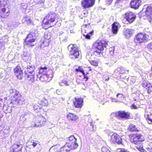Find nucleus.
Instances as JSON below:
<instances>
[{
    "mask_svg": "<svg viewBox=\"0 0 152 152\" xmlns=\"http://www.w3.org/2000/svg\"><path fill=\"white\" fill-rule=\"evenodd\" d=\"M77 140V138L73 135L69 137L68 139V142L61 148V152H69L72 149L77 148L78 146L76 142Z\"/></svg>",
    "mask_w": 152,
    "mask_h": 152,
    "instance_id": "1",
    "label": "nucleus"
},
{
    "mask_svg": "<svg viewBox=\"0 0 152 152\" xmlns=\"http://www.w3.org/2000/svg\"><path fill=\"white\" fill-rule=\"evenodd\" d=\"M38 35L37 30H32L25 40V44L28 47L34 46L36 44L35 42L37 41Z\"/></svg>",
    "mask_w": 152,
    "mask_h": 152,
    "instance_id": "2",
    "label": "nucleus"
},
{
    "mask_svg": "<svg viewBox=\"0 0 152 152\" xmlns=\"http://www.w3.org/2000/svg\"><path fill=\"white\" fill-rule=\"evenodd\" d=\"M107 45V41L105 40L97 41L93 44L94 47V55H99L101 51L103 50L104 48H106Z\"/></svg>",
    "mask_w": 152,
    "mask_h": 152,
    "instance_id": "3",
    "label": "nucleus"
},
{
    "mask_svg": "<svg viewBox=\"0 0 152 152\" xmlns=\"http://www.w3.org/2000/svg\"><path fill=\"white\" fill-rule=\"evenodd\" d=\"M58 18L57 15L53 12H49L44 18L43 22L46 25H49L50 27L56 25V23H53Z\"/></svg>",
    "mask_w": 152,
    "mask_h": 152,
    "instance_id": "4",
    "label": "nucleus"
},
{
    "mask_svg": "<svg viewBox=\"0 0 152 152\" xmlns=\"http://www.w3.org/2000/svg\"><path fill=\"white\" fill-rule=\"evenodd\" d=\"M69 51V55L71 58L75 59L79 58L80 53L79 49L75 44H70L67 47Z\"/></svg>",
    "mask_w": 152,
    "mask_h": 152,
    "instance_id": "5",
    "label": "nucleus"
},
{
    "mask_svg": "<svg viewBox=\"0 0 152 152\" xmlns=\"http://www.w3.org/2000/svg\"><path fill=\"white\" fill-rule=\"evenodd\" d=\"M10 96L14 100L19 104H22L23 99L20 93L15 89H11L9 90Z\"/></svg>",
    "mask_w": 152,
    "mask_h": 152,
    "instance_id": "6",
    "label": "nucleus"
},
{
    "mask_svg": "<svg viewBox=\"0 0 152 152\" xmlns=\"http://www.w3.org/2000/svg\"><path fill=\"white\" fill-rule=\"evenodd\" d=\"M35 66L34 65H29L27 66L25 70L26 77L28 79L33 82L35 78Z\"/></svg>",
    "mask_w": 152,
    "mask_h": 152,
    "instance_id": "7",
    "label": "nucleus"
},
{
    "mask_svg": "<svg viewBox=\"0 0 152 152\" xmlns=\"http://www.w3.org/2000/svg\"><path fill=\"white\" fill-rule=\"evenodd\" d=\"M149 36L148 34L141 33L136 35L134 41L136 44L139 45L143 42L147 41L149 40Z\"/></svg>",
    "mask_w": 152,
    "mask_h": 152,
    "instance_id": "8",
    "label": "nucleus"
},
{
    "mask_svg": "<svg viewBox=\"0 0 152 152\" xmlns=\"http://www.w3.org/2000/svg\"><path fill=\"white\" fill-rule=\"evenodd\" d=\"M29 140L27 143L26 150V152H37V151L35 150L34 147L39 145L38 141Z\"/></svg>",
    "mask_w": 152,
    "mask_h": 152,
    "instance_id": "9",
    "label": "nucleus"
},
{
    "mask_svg": "<svg viewBox=\"0 0 152 152\" xmlns=\"http://www.w3.org/2000/svg\"><path fill=\"white\" fill-rule=\"evenodd\" d=\"M113 115L118 118L124 119H128L130 118V113L129 112H126L124 111L120 110L117 112L113 113Z\"/></svg>",
    "mask_w": 152,
    "mask_h": 152,
    "instance_id": "10",
    "label": "nucleus"
},
{
    "mask_svg": "<svg viewBox=\"0 0 152 152\" xmlns=\"http://www.w3.org/2000/svg\"><path fill=\"white\" fill-rule=\"evenodd\" d=\"M144 140L143 137L140 133H134L132 134L131 138L132 142L134 144H138Z\"/></svg>",
    "mask_w": 152,
    "mask_h": 152,
    "instance_id": "11",
    "label": "nucleus"
},
{
    "mask_svg": "<svg viewBox=\"0 0 152 152\" xmlns=\"http://www.w3.org/2000/svg\"><path fill=\"white\" fill-rule=\"evenodd\" d=\"M136 16L134 13L131 12H128L125 14L124 18L127 22V24L132 23L135 20Z\"/></svg>",
    "mask_w": 152,
    "mask_h": 152,
    "instance_id": "12",
    "label": "nucleus"
},
{
    "mask_svg": "<svg viewBox=\"0 0 152 152\" xmlns=\"http://www.w3.org/2000/svg\"><path fill=\"white\" fill-rule=\"evenodd\" d=\"M110 142L112 143L122 144V140L121 137L116 133H113L111 135Z\"/></svg>",
    "mask_w": 152,
    "mask_h": 152,
    "instance_id": "13",
    "label": "nucleus"
},
{
    "mask_svg": "<svg viewBox=\"0 0 152 152\" xmlns=\"http://www.w3.org/2000/svg\"><path fill=\"white\" fill-rule=\"evenodd\" d=\"M37 78L42 82H49L52 79L53 75L39 74L37 75Z\"/></svg>",
    "mask_w": 152,
    "mask_h": 152,
    "instance_id": "14",
    "label": "nucleus"
},
{
    "mask_svg": "<svg viewBox=\"0 0 152 152\" xmlns=\"http://www.w3.org/2000/svg\"><path fill=\"white\" fill-rule=\"evenodd\" d=\"M95 2V0H82L81 4L84 9H86L93 7Z\"/></svg>",
    "mask_w": 152,
    "mask_h": 152,
    "instance_id": "15",
    "label": "nucleus"
},
{
    "mask_svg": "<svg viewBox=\"0 0 152 152\" xmlns=\"http://www.w3.org/2000/svg\"><path fill=\"white\" fill-rule=\"evenodd\" d=\"M46 121V119L42 115L37 117L35 122V126L37 127H40L44 125Z\"/></svg>",
    "mask_w": 152,
    "mask_h": 152,
    "instance_id": "16",
    "label": "nucleus"
},
{
    "mask_svg": "<svg viewBox=\"0 0 152 152\" xmlns=\"http://www.w3.org/2000/svg\"><path fill=\"white\" fill-rule=\"evenodd\" d=\"M14 70L15 74L18 79L21 80L23 78L24 75L22 70L19 66H17Z\"/></svg>",
    "mask_w": 152,
    "mask_h": 152,
    "instance_id": "17",
    "label": "nucleus"
},
{
    "mask_svg": "<svg viewBox=\"0 0 152 152\" xmlns=\"http://www.w3.org/2000/svg\"><path fill=\"white\" fill-rule=\"evenodd\" d=\"M141 3V0H132L130 3L131 7L135 9H137L140 6Z\"/></svg>",
    "mask_w": 152,
    "mask_h": 152,
    "instance_id": "18",
    "label": "nucleus"
},
{
    "mask_svg": "<svg viewBox=\"0 0 152 152\" xmlns=\"http://www.w3.org/2000/svg\"><path fill=\"white\" fill-rule=\"evenodd\" d=\"M22 147V145L14 144L11 148V152H21Z\"/></svg>",
    "mask_w": 152,
    "mask_h": 152,
    "instance_id": "19",
    "label": "nucleus"
},
{
    "mask_svg": "<svg viewBox=\"0 0 152 152\" xmlns=\"http://www.w3.org/2000/svg\"><path fill=\"white\" fill-rule=\"evenodd\" d=\"M75 101L74 102V105L76 107L81 108L83 105V99L82 98H77L75 99Z\"/></svg>",
    "mask_w": 152,
    "mask_h": 152,
    "instance_id": "20",
    "label": "nucleus"
},
{
    "mask_svg": "<svg viewBox=\"0 0 152 152\" xmlns=\"http://www.w3.org/2000/svg\"><path fill=\"white\" fill-rule=\"evenodd\" d=\"M12 103H10V104L6 105L3 104V111L6 114L8 113H10L12 110Z\"/></svg>",
    "mask_w": 152,
    "mask_h": 152,
    "instance_id": "21",
    "label": "nucleus"
},
{
    "mask_svg": "<svg viewBox=\"0 0 152 152\" xmlns=\"http://www.w3.org/2000/svg\"><path fill=\"white\" fill-rule=\"evenodd\" d=\"M9 133V128L7 127L5 128L3 127V129H2V131H1V135L0 137L1 139H4L5 137L7 136L8 135Z\"/></svg>",
    "mask_w": 152,
    "mask_h": 152,
    "instance_id": "22",
    "label": "nucleus"
},
{
    "mask_svg": "<svg viewBox=\"0 0 152 152\" xmlns=\"http://www.w3.org/2000/svg\"><path fill=\"white\" fill-rule=\"evenodd\" d=\"M52 73L51 70H48L46 66L44 67H41L39 70V74L48 75V72Z\"/></svg>",
    "mask_w": 152,
    "mask_h": 152,
    "instance_id": "23",
    "label": "nucleus"
},
{
    "mask_svg": "<svg viewBox=\"0 0 152 152\" xmlns=\"http://www.w3.org/2000/svg\"><path fill=\"white\" fill-rule=\"evenodd\" d=\"M68 119L72 121H75L79 118V117L72 113H69L67 115Z\"/></svg>",
    "mask_w": 152,
    "mask_h": 152,
    "instance_id": "24",
    "label": "nucleus"
},
{
    "mask_svg": "<svg viewBox=\"0 0 152 152\" xmlns=\"http://www.w3.org/2000/svg\"><path fill=\"white\" fill-rule=\"evenodd\" d=\"M22 22L23 23H25L27 25L32 24L33 23L31 18L28 16H26L23 17L22 19Z\"/></svg>",
    "mask_w": 152,
    "mask_h": 152,
    "instance_id": "25",
    "label": "nucleus"
},
{
    "mask_svg": "<svg viewBox=\"0 0 152 152\" xmlns=\"http://www.w3.org/2000/svg\"><path fill=\"white\" fill-rule=\"evenodd\" d=\"M119 25L118 23H114L112 24V31L114 34H116L118 31V28Z\"/></svg>",
    "mask_w": 152,
    "mask_h": 152,
    "instance_id": "26",
    "label": "nucleus"
},
{
    "mask_svg": "<svg viewBox=\"0 0 152 152\" xmlns=\"http://www.w3.org/2000/svg\"><path fill=\"white\" fill-rule=\"evenodd\" d=\"M133 30L131 29H127L124 31V34L127 38L130 37L132 35Z\"/></svg>",
    "mask_w": 152,
    "mask_h": 152,
    "instance_id": "27",
    "label": "nucleus"
},
{
    "mask_svg": "<svg viewBox=\"0 0 152 152\" xmlns=\"http://www.w3.org/2000/svg\"><path fill=\"white\" fill-rule=\"evenodd\" d=\"M27 118H28L27 115L25 114H23L20 116L18 122L23 124L25 123Z\"/></svg>",
    "mask_w": 152,
    "mask_h": 152,
    "instance_id": "28",
    "label": "nucleus"
},
{
    "mask_svg": "<svg viewBox=\"0 0 152 152\" xmlns=\"http://www.w3.org/2000/svg\"><path fill=\"white\" fill-rule=\"evenodd\" d=\"M33 110L36 112H41V110L42 109V105L40 104L39 105L38 104H35L33 105Z\"/></svg>",
    "mask_w": 152,
    "mask_h": 152,
    "instance_id": "29",
    "label": "nucleus"
},
{
    "mask_svg": "<svg viewBox=\"0 0 152 152\" xmlns=\"http://www.w3.org/2000/svg\"><path fill=\"white\" fill-rule=\"evenodd\" d=\"M145 15L149 16L152 15V6H148L145 11Z\"/></svg>",
    "mask_w": 152,
    "mask_h": 152,
    "instance_id": "30",
    "label": "nucleus"
},
{
    "mask_svg": "<svg viewBox=\"0 0 152 152\" xmlns=\"http://www.w3.org/2000/svg\"><path fill=\"white\" fill-rule=\"evenodd\" d=\"M49 152H61V149L57 146L51 147L49 150Z\"/></svg>",
    "mask_w": 152,
    "mask_h": 152,
    "instance_id": "31",
    "label": "nucleus"
},
{
    "mask_svg": "<svg viewBox=\"0 0 152 152\" xmlns=\"http://www.w3.org/2000/svg\"><path fill=\"white\" fill-rule=\"evenodd\" d=\"M22 58L25 61H27L31 59L29 53L26 52H24L22 56Z\"/></svg>",
    "mask_w": 152,
    "mask_h": 152,
    "instance_id": "32",
    "label": "nucleus"
},
{
    "mask_svg": "<svg viewBox=\"0 0 152 152\" xmlns=\"http://www.w3.org/2000/svg\"><path fill=\"white\" fill-rule=\"evenodd\" d=\"M145 79V80L143 78L142 79V85L144 87L147 88L149 86H150L151 84L146 79Z\"/></svg>",
    "mask_w": 152,
    "mask_h": 152,
    "instance_id": "33",
    "label": "nucleus"
},
{
    "mask_svg": "<svg viewBox=\"0 0 152 152\" xmlns=\"http://www.w3.org/2000/svg\"><path fill=\"white\" fill-rule=\"evenodd\" d=\"M94 33V31L92 30L89 32H88L87 34L86 32V34H83V36L85 37L86 39H90L91 37L93 35Z\"/></svg>",
    "mask_w": 152,
    "mask_h": 152,
    "instance_id": "34",
    "label": "nucleus"
},
{
    "mask_svg": "<svg viewBox=\"0 0 152 152\" xmlns=\"http://www.w3.org/2000/svg\"><path fill=\"white\" fill-rule=\"evenodd\" d=\"M128 130L131 132L137 131L138 130L136 126L133 124H130L128 128Z\"/></svg>",
    "mask_w": 152,
    "mask_h": 152,
    "instance_id": "35",
    "label": "nucleus"
},
{
    "mask_svg": "<svg viewBox=\"0 0 152 152\" xmlns=\"http://www.w3.org/2000/svg\"><path fill=\"white\" fill-rule=\"evenodd\" d=\"M89 55H88L86 56L87 58L88 59L89 58H90V60H89V61L91 64L94 66H97L98 65V63L97 61H95V60H91V58H90V57H89Z\"/></svg>",
    "mask_w": 152,
    "mask_h": 152,
    "instance_id": "36",
    "label": "nucleus"
},
{
    "mask_svg": "<svg viewBox=\"0 0 152 152\" xmlns=\"http://www.w3.org/2000/svg\"><path fill=\"white\" fill-rule=\"evenodd\" d=\"M59 84L61 86H69V82L65 79L63 80L61 82L59 83Z\"/></svg>",
    "mask_w": 152,
    "mask_h": 152,
    "instance_id": "37",
    "label": "nucleus"
},
{
    "mask_svg": "<svg viewBox=\"0 0 152 152\" xmlns=\"http://www.w3.org/2000/svg\"><path fill=\"white\" fill-rule=\"evenodd\" d=\"M126 70L123 67L121 66L117 68L116 70H115V72L118 71L121 74H123L126 72Z\"/></svg>",
    "mask_w": 152,
    "mask_h": 152,
    "instance_id": "38",
    "label": "nucleus"
},
{
    "mask_svg": "<svg viewBox=\"0 0 152 152\" xmlns=\"http://www.w3.org/2000/svg\"><path fill=\"white\" fill-rule=\"evenodd\" d=\"M59 35L60 39H61L62 41L64 40L67 38L65 34L62 31L60 32Z\"/></svg>",
    "mask_w": 152,
    "mask_h": 152,
    "instance_id": "39",
    "label": "nucleus"
},
{
    "mask_svg": "<svg viewBox=\"0 0 152 152\" xmlns=\"http://www.w3.org/2000/svg\"><path fill=\"white\" fill-rule=\"evenodd\" d=\"M136 148L140 152H146V151L143 148L142 146L137 145Z\"/></svg>",
    "mask_w": 152,
    "mask_h": 152,
    "instance_id": "40",
    "label": "nucleus"
},
{
    "mask_svg": "<svg viewBox=\"0 0 152 152\" xmlns=\"http://www.w3.org/2000/svg\"><path fill=\"white\" fill-rule=\"evenodd\" d=\"M51 37V34L50 33H45V34L44 37L47 40L50 39Z\"/></svg>",
    "mask_w": 152,
    "mask_h": 152,
    "instance_id": "41",
    "label": "nucleus"
},
{
    "mask_svg": "<svg viewBox=\"0 0 152 152\" xmlns=\"http://www.w3.org/2000/svg\"><path fill=\"white\" fill-rule=\"evenodd\" d=\"M115 50L114 47H110L109 49V51L110 54L111 56H113L114 54V52Z\"/></svg>",
    "mask_w": 152,
    "mask_h": 152,
    "instance_id": "42",
    "label": "nucleus"
},
{
    "mask_svg": "<svg viewBox=\"0 0 152 152\" xmlns=\"http://www.w3.org/2000/svg\"><path fill=\"white\" fill-rule=\"evenodd\" d=\"M76 71L77 72H81L82 74H84V70L82 69L80 66H79L78 69H76Z\"/></svg>",
    "mask_w": 152,
    "mask_h": 152,
    "instance_id": "43",
    "label": "nucleus"
},
{
    "mask_svg": "<svg viewBox=\"0 0 152 152\" xmlns=\"http://www.w3.org/2000/svg\"><path fill=\"white\" fill-rule=\"evenodd\" d=\"M20 7L21 9H26L27 7V6L26 3H23L20 4Z\"/></svg>",
    "mask_w": 152,
    "mask_h": 152,
    "instance_id": "44",
    "label": "nucleus"
},
{
    "mask_svg": "<svg viewBox=\"0 0 152 152\" xmlns=\"http://www.w3.org/2000/svg\"><path fill=\"white\" fill-rule=\"evenodd\" d=\"M102 152H109L110 151L106 147H103L102 148Z\"/></svg>",
    "mask_w": 152,
    "mask_h": 152,
    "instance_id": "45",
    "label": "nucleus"
},
{
    "mask_svg": "<svg viewBox=\"0 0 152 152\" xmlns=\"http://www.w3.org/2000/svg\"><path fill=\"white\" fill-rule=\"evenodd\" d=\"M1 11L3 13L6 12V13H7L8 12L9 10L8 9H6V8H3L1 9Z\"/></svg>",
    "mask_w": 152,
    "mask_h": 152,
    "instance_id": "46",
    "label": "nucleus"
},
{
    "mask_svg": "<svg viewBox=\"0 0 152 152\" xmlns=\"http://www.w3.org/2000/svg\"><path fill=\"white\" fill-rule=\"evenodd\" d=\"M147 92L148 94H150L152 91V88H151L150 86H149L147 88Z\"/></svg>",
    "mask_w": 152,
    "mask_h": 152,
    "instance_id": "47",
    "label": "nucleus"
},
{
    "mask_svg": "<svg viewBox=\"0 0 152 152\" xmlns=\"http://www.w3.org/2000/svg\"><path fill=\"white\" fill-rule=\"evenodd\" d=\"M84 76V78L85 79H86L85 81H87L88 79V76H87V74H85L84 73V74H83Z\"/></svg>",
    "mask_w": 152,
    "mask_h": 152,
    "instance_id": "48",
    "label": "nucleus"
},
{
    "mask_svg": "<svg viewBox=\"0 0 152 152\" xmlns=\"http://www.w3.org/2000/svg\"><path fill=\"white\" fill-rule=\"evenodd\" d=\"M147 121L149 124H151L152 122V119H151L149 117H148L147 119Z\"/></svg>",
    "mask_w": 152,
    "mask_h": 152,
    "instance_id": "49",
    "label": "nucleus"
},
{
    "mask_svg": "<svg viewBox=\"0 0 152 152\" xmlns=\"http://www.w3.org/2000/svg\"><path fill=\"white\" fill-rule=\"evenodd\" d=\"M113 0H106V3L108 4H110Z\"/></svg>",
    "mask_w": 152,
    "mask_h": 152,
    "instance_id": "50",
    "label": "nucleus"
},
{
    "mask_svg": "<svg viewBox=\"0 0 152 152\" xmlns=\"http://www.w3.org/2000/svg\"><path fill=\"white\" fill-rule=\"evenodd\" d=\"M11 69H10L7 68L5 70V71H6L7 72V71H9L8 72H7V74L8 75H10V72H11Z\"/></svg>",
    "mask_w": 152,
    "mask_h": 152,
    "instance_id": "51",
    "label": "nucleus"
},
{
    "mask_svg": "<svg viewBox=\"0 0 152 152\" xmlns=\"http://www.w3.org/2000/svg\"><path fill=\"white\" fill-rule=\"evenodd\" d=\"M43 3L44 2L42 0H39L37 4H43Z\"/></svg>",
    "mask_w": 152,
    "mask_h": 152,
    "instance_id": "52",
    "label": "nucleus"
},
{
    "mask_svg": "<svg viewBox=\"0 0 152 152\" xmlns=\"http://www.w3.org/2000/svg\"><path fill=\"white\" fill-rule=\"evenodd\" d=\"M121 152H129L127 150L124 149H122L121 150Z\"/></svg>",
    "mask_w": 152,
    "mask_h": 152,
    "instance_id": "53",
    "label": "nucleus"
},
{
    "mask_svg": "<svg viewBox=\"0 0 152 152\" xmlns=\"http://www.w3.org/2000/svg\"><path fill=\"white\" fill-rule=\"evenodd\" d=\"M124 0H116L115 1V4H118L122 2Z\"/></svg>",
    "mask_w": 152,
    "mask_h": 152,
    "instance_id": "54",
    "label": "nucleus"
},
{
    "mask_svg": "<svg viewBox=\"0 0 152 152\" xmlns=\"http://www.w3.org/2000/svg\"><path fill=\"white\" fill-rule=\"evenodd\" d=\"M2 1H3V0H0V8L3 7L4 5L2 3Z\"/></svg>",
    "mask_w": 152,
    "mask_h": 152,
    "instance_id": "55",
    "label": "nucleus"
},
{
    "mask_svg": "<svg viewBox=\"0 0 152 152\" xmlns=\"http://www.w3.org/2000/svg\"><path fill=\"white\" fill-rule=\"evenodd\" d=\"M111 101L112 102H117V100H116L115 99L113 98H111Z\"/></svg>",
    "mask_w": 152,
    "mask_h": 152,
    "instance_id": "56",
    "label": "nucleus"
},
{
    "mask_svg": "<svg viewBox=\"0 0 152 152\" xmlns=\"http://www.w3.org/2000/svg\"><path fill=\"white\" fill-rule=\"evenodd\" d=\"M132 107L133 108L136 109L137 108V107L136 105H135L134 104H133L132 105Z\"/></svg>",
    "mask_w": 152,
    "mask_h": 152,
    "instance_id": "57",
    "label": "nucleus"
},
{
    "mask_svg": "<svg viewBox=\"0 0 152 152\" xmlns=\"http://www.w3.org/2000/svg\"><path fill=\"white\" fill-rule=\"evenodd\" d=\"M3 100L4 101V99H0V104H3L2 103H3Z\"/></svg>",
    "mask_w": 152,
    "mask_h": 152,
    "instance_id": "58",
    "label": "nucleus"
},
{
    "mask_svg": "<svg viewBox=\"0 0 152 152\" xmlns=\"http://www.w3.org/2000/svg\"><path fill=\"white\" fill-rule=\"evenodd\" d=\"M148 46L149 48L152 49V43H150L148 44Z\"/></svg>",
    "mask_w": 152,
    "mask_h": 152,
    "instance_id": "59",
    "label": "nucleus"
},
{
    "mask_svg": "<svg viewBox=\"0 0 152 152\" xmlns=\"http://www.w3.org/2000/svg\"><path fill=\"white\" fill-rule=\"evenodd\" d=\"M84 117H85V119H86L85 121H88L86 119H88V116L85 115Z\"/></svg>",
    "mask_w": 152,
    "mask_h": 152,
    "instance_id": "60",
    "label": "nucleus"
},
{
    "mask_svg": "<svg viewBox=\"0 0 152 152\" xmlns=\"http://www.w3.org/2000/svg\"><path fill=\"white\" fill-rule=\"evenodd\" d=\"M119 96H120L121 97H122V94H121L118 93L116 95V96L117 97H118Z\"/></svg>",
    "mask_w": 152,
    "mask_h": 152,
    "instance_id": "61",
    "label": "nucleus"
},
{
    "mask_svg": "<svg viewBox=\"0 0 152 152\" xmlns=\"http://www.w3.org/2000/svg\"><path fill=\"white\" fill-rule=\"evenodd\" d=\"M59 91L58 90H57L56 91V92L58 94H59Z\"/></svg>",
    "mask_w": 152,
    "mask_h": 152,
    "instance_id": "62",
    "label": "nucleus"
},
{
    "mask_svg": "<svg viewBox=\"0 0 152 152\" xmlns=\"http://www.w3.org/2000/svg\"><path fill=\"white\" fill-rule=\"evenodd\" d=\"M132 81V83H133L134 82H135V80L134 79H133Z\"/></svg>",
    "mask_w": 152,
    "mask_h": 152,
    "instance_id": "63",
    "label": "nucleus"
},
{
    "mask_svg": "<svg viewBox=\"0 0 152 152\" xmlns=\"http://www.w3.org/2000/svg\"><path fill=\"white\" fill-rule=\"evenodd\" d=\"M133 77H131L130 78H128V80H129V79H130V80H131V79H133Z\"/></svg>",
    "mask_w": 152,
    "mask_h": 152,
    "instance_id": "64",
    "label": "nucleus"
}]
</instances>
